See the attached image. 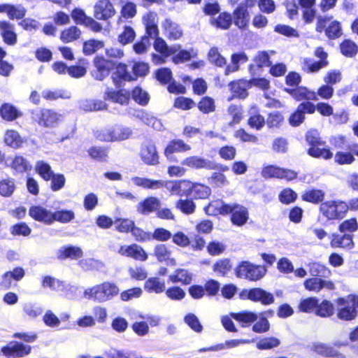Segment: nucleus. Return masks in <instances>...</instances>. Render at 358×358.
Segmentation results:
<instances>
[{"mask_svg":"<svg viewBox=\"0 0 358 358\" xmlns=\"http://www.w3.org/2000/svg\"><path fill=\"white\" fill-rule=\"evenodd\" d=\"M130 98V93L125 90H115L107 88L104 99L121 105L127 104Z\"/></svg>","mask_w":358,"mask_h":358,"instance_id":"obj_20","label":"nucleus"},{"mask_svg":"<svg viewBox=\"0 0 358 358\" xmlns=\"http://www.w3.org/2000/svg\"><path fill=\"white\" fill-rule=\"evenodd\" d=\"M0 34L6 44L15 45L17 43V35L13 24L6 20H0Z\"/></svg>","mask_w":358,"mask_h":358,"instance_id":"obj_16","label":"nucleus"},{"mask_svg":"<svg viewBox=\"0 0 358 358\" xmlns=\"http://www.w3.org/2000/svg\"><path fill=\"white\" fill-rule=\"evenodd\" d=\"M134 115L145 124L151 126L155 130L162 131L164 129L163 124L160 120L143 110L135 111Z\"/></svg>","mask_w":358,"mask_h":358,"instance_id":"obj_21","label":"nucleus"},{"mask_svg":"<svg viewBox=\"0 0 358 358\" xmlns=\"http://www.w3.org/2000/svg\"><path fill=\"white\" fill-rule=\"evenodd\" d=\"M328 64L329 62L324 61H315L313 59L306 57L303 60L302 69L307 73H316Z\"/></svg>","mask_w":358,"mask_h":358,"instance_id":"obj_32","label":"nucleus"},{"mask_svg":"<svg viewBox=\"0 0 358 358\" xmlns=\"http://www.w3.org/2000/svg\"><path fill=\"white\" fill-rule=\"evenodd\" d=\"M61 115L49 109L36 108L31 111V118L40 126L53 127L59 120Z\"/></svg>","mask_w":358,"mask_h":358,"instance_id":"obj_8","label":"nucleus"},{"mask_svg":"<svg viewBox=\"0 0 358 358\" xmlns=\"http://www.w3.org/2000/svg\"><path fill=\"white\" fill-rule=\"evenodd\" d=\"M27 13V9L22 4H8L7 15L10 20H22Z\"/></svg>","mask_w":358,"mask_h":358,"instance_id":"obj_39","label":"nucleus"},{"mask_svg":"<svg viewBox=\"0 0 358 358\" xmlns=\"http://www.w3.org/2000/svg\"><path fill=\"white\" fill-rule=\"evenodd\" d=\"M319 299L317 297H308L301 301L299 309L303 313H310L316 310Z\"/></svg>","mask_w":358,"mask_h":358,"instance_id":"obj_54","label":"nucleus"},{"mask_svg":"<svg viewBox=\"0 0 358 358\" xmlns=\"http://www.w3.org/2000/svg\"><path fill=\"white\" fill-rule=\"evenodd\" d=\"M231 317L241 323L242 327H248L258 319V315L252 311L243 310L239 313H231Z\"/></svg>","mask_w":358,"mask_h":358,"instance_id":"obj_24","label":"nucleus"},{"mask_svg":"<svg viewBox=\"0 0 358 358\" xmlns=\"http://www.w3.org/2000/svg\"><path fill=\"white\" fill-rule=\"evenodd\" d=\"M280 344V341L275 337H266L260 339L257 343V348L259 350H270L278 347Z\"/></svg>","mask_w":358,"mask_h":358,"instance_id":"obj_59","label":"nucleus"},{"mask_svg":"<svg viewBox=\"0 0 358 358\" xmlns=\"http://www.w3.org/2000/svg\"><path fill=\"white\" fill-rule=\"evenodd\" d=\"M239 297L243 300L248 299L253 302H260L264 306L271 305L274 302L273 294L260 287L244 289L239 293Z\"/></svg>","mask_w":358,"mask_h":358,"instance_id":"obj_6","label":"nucleus"},{"mask_svg":"<svg viewBox=\"0 0 358 358\" xmlns=\"http://www.w3.org/2000/svg\"><path fill=\"white\" fill-rule=\"evenodd\" d=\"M10 166L17 173H23L32 168L29 162L22 156H16L13 159Z\"/></svg>","mask_w":358,"mask_h":358,"instance_id":"obj_34","label":"nucleus"},{"mask_svg":"<svg viewBox=\"0 0 358 358\" xmlns=\"http://www.w3.org/2000/svg\"><path fill=\"white\" fill-rule=\"evenodd\" d=\"M267 270L264 266L255 265L248 261L241 262L234 269L237 278L257 281L262 279Z\"/></svg>","mask_w":358,"mask_h":358,"instance_id":"obj_2","label":"nucleus"},{"mask_svg":"<svg viewBox=\"0 0 358 358\" xmlns=\"http://www.w3.org/2000/svg\"><path fill=\"white\" fill-rule=\"evenodd\" d=\"M75 218V213L70 210H61L52 212V223L57 221L62 223H68Z\"/></svg>","mask_w":358,"mask_h":358,"instance_id":"obj_44","label":"nucleus"},{"mask_svg":"<svg viewBox=\"0 0 358 358\" xmlns=\"http://www.w3.org/2000/svg\"><path fill=\"white\" fill-rule=\"evenodd\" d=\"M113 250L121 255L131 257L136 260L145 261L148 259L145 251L137 244H131L128 246L121 245L117 249L113 248Z\"/></svg>","mask_w":358,"mask_h":358,"instance_id":"obj_13","label":"nucleus"},{"mask_svg":"<svg viewBox=\"0 0 358 358\" xmlns=\"http://www.w3.org/2000/svg\"><path fill=\"white\" fill-rule=\"evenodd\" d=\"M219 212L222 215L231 213V220L237 226H242L248 220V211L244 206L238 204H228L222 203L218 207Z\"/></svg>","mask_w":358,"mask_h":358,"instance_id":"obj_4","label":"nucleus"},{"mask_svg":"<svg viewBox=\"0 0 358 358\" xmlns=\"http://www.w3.org/2000/svg\"><path fill=\"white\" fill-rule=\"evenodd\" d=\"M342 28L338 21L334 20L325 29V35L329 39H336L342 35Z\"/></svg>","mask_w":358,"mask_h":358,"instance_id":"obj_57","label":"nucleus"},{"mask_svg":"<svg viewBox=\"0 0 358 358\" xmlns=\"http://www.w3.org/2000/svg\"><path fill=\"white\" fill-rule=\"evenodd\" d=\"M112 127L113 136L114 141H122L127 140L131 137L133 134L130 127L122 125H115Z\"/></svg>","mask_w":358,"mask_h":358,"instance_id":"obj_36","label":"nucleus"},{"mask_svg":"<svg viewBox=\"0 0 358 358\" xmlns=\"http://www.w3.org/2000/svg\"><path fill=\"white\" fill-rule=\"evenodd\" d=\"M182 164L192 169H206L213 170L215 168V163L199 156H191L185 158Z\"/></svg>","mask_w":358,"mask_h":358,"instance_id":"obj_19","label":"nucleus"},{"mask_svg":"<svg viewBox=\"0 0 358 358\" xmlns=\"http://www.w3.org/2000/svg\"><path fill=\"white\" fill-rule=\"evenodd\" d=\"M162 27L165 30L167 37L171 40H178L182 36V30L180 27L169 18L164 20Z\"/></svg>","mask_w":358,"mask_h":358,"instance_id":"obj_28","label":"nucleus"},{"mask_svg":"<svg viewBox=\"0 0 358 358\" xmlns=\"http://www.w3.org/2000/svg\"><path fill=\"white\" fill-rule=\"evenodd\" d=\"M94 63L96 69L92 71V75L97 80H103L115 66L114 61L99 57L94 59Z\"/></svg>","mask_w":358,"mask_h":358,"instance_id":"obj_9","label":"nucleus"},{"mask_svg":"<svg viewBox=\"0 0 358 358\" xmlns=\"http://www.w3.org/2000/svg\"><path fill=\"white\" fill-rule=\"evenodd\" d=\"M104 45L102 41L90 39L83 43V53L85 55H90L96 52L97 50L101 49Z\"/></svg>","mask_w":358,"mask_h":358,"instance_id":"obj_49","label":"nucleus"},{"mask_svg":"<svg viewBox=\"0 0 358 358\" xmlns=\"http://www.w3.org/2000/svg\"><path fill=\"white\" fill-rule=\"evenodd\" d=\"M61 292L70 300L78 299L81 294V290L78 287L67 283L66 282H64Z\"/></svg>","mask_w":358,"mask_h":358,"instance_id":"obj_52","label":"nucleus"},{"mask_svg":"<svg viewBox=\"0 0 358 358\" xmlns=\"http://www.w3.org/2000/svg\"><path fill=\"white\" fill-rule=\"evenodd\" d=\"M249 12L246 6L240 4L234 10L233 20L234 24L239 29H245L249 22Z\"/></svg>","mask_w":358,"mask_h":358,"instance_id":"obj_22","label":"nucleus"},{"mask_svg":"<svg viewBox=\"0 0 358 358\" xmlns=\"http://www.w3.org/2000/svg\"><path fill=\"white\" fill-rule=\"evenodd\" d=\"M294 99L296 101H317L318 99L317 97L316 92H315L314 91L309 90L308 88L305 87H296V91L294 92Z\"/></svg>","mask_w":358,"mask_h":358,"instance_id":"obj_43","label":"nucleus"},{"mask_svg":"<svg viewBox=\"0 0 358 358\" xmlns=\"http://www.w3.org/2000/svg\"><path fill=\"white\" fill-rule=\"evenodd\" d=\"M137 13L136 5L131 1H127L122 6L120 10L121 17L126 20L131 19Z\"/></svg>","mask_w":358,"mask_h":358,"instance_id":"obj_62","label":"nucleus"},{"mask_svg":"<svg viewBox=\"0 0 358 358\" xmlns=\"http://www.w3.org/2000/svg\"><path fill=\"white\" fill-rule=\"evenodd\" d=\"M320 210L328 220H340L345 215L348 206L341 201H327L320 204Z\"/></svg>","mask_w":358,"mask_h":358,"instance_id":"obj_3","label":"nucleus"},{"mask_svg":"<svg viewBox=\"0 0 358 358\" xmlns=\"http://www.w3.org/2000/svg\"><path fill=\"white\" fill-rule=\"evenodd\" d=\"M81 34V31L76 26H72L64 30L61 34V40L64 43H69L78 39Z\"/></svg>","mask_w":358,"mask_h":358,"instance_id":"obj_51","label":"nucleus"},{"mask_svg":"<svg viewBox=\"0 0 358 358\" xmlns=\"http://www.w3.org/2000/svg\"><path fill=\"white\" fill-rule=\"evenodd\" d=\"M232 263L228 258L221 259L215 262L213 270L218 275L227 276L232 268Z\"/></svg>","mask_w":358,"mask_h":358,"instance_id":"obj_33","label":"nucleus"},{"mask_svg":"<svg viewBox=\"0 0 358 358\" xmlns=\"http://www.w3.org/2000/svg\"><path fill=\"white\" fill-rule=\"evenodd\" d=\"M184 322L196 333H201L203 331V326L194 313H187L184 317Z\"/></svg>","mask_w":358,"mask_h":358,"instance_id":"obj_63","label":"nucleus"},{"mask_svg":"<svg viewBox=\"0 0 358 358\" xmlns=\"http://www.w3.org/2000/svg\"><path fill=\"white\" fill-rule=\"evenodd\" d=\"M229 86L234 96L245 99L248 95L247 90L250 88V83L249 80L242 79L231 81Z\"/></svg>","mask_w":358,"mask_h":358,"instance_id":"obj_25","label":"nucleus"},{"mask_svg":"<svg viewBox=\"0 0 358 358\" xmlns=\"http://www.w3.org/2000/svg\"><path fill=\"white\" fill-rule=\"evenodd\" d=\"M141 157L142 161L148 165L153 166L159 164V155L153 142L148 141L142 145Z\"/></svg>","mask_w":358,"mask_h":358,"instance_id":"obj_14","label":"nucleus"},{"mask_svg":"<svg viewBox=\"0 0 358 358\" xmlns=\"http://www.w3.org/2000/svg\"><path fill=\"white\" fill-rule=\"evenodd\" d=\"M233 22L232 15L227 12L221 13L217 17L213 18L211 24L222 29H228Z\"/></svg>","mask_w":358,"mask_h":358,"instance_id":"obj_35","label":"nucleus"},{"mask_svg":"<svg viewBox=\"0 0 358 358\" xmlns=\"http://www.w3.org/2000/svg\"><path fill=\"white\" fill-rule=\"evenodd\" d=\"M315 111V106L310 101H305L301 103L296 111L293 113L289 118V122L293 127L300 125L305 119V114H313Z\"/></svg>","mask_w":358,"mask_h":358,"instance_id":"obj_11","label":"nucleus"},{"mask_svg":"<svg viewBox=\"0 0 358 358\" xmlns=\"http://www.w3.org/2000/svg\"><path fill=\"white\" fill-rule=\"evenodd\" d=\"M262 175L265 178H277L287 180H292L297 177V173L294 171L273 165L264 167L262 171Z\"/></svg>","mask_w":358,"mask_h":358,"instance_id":"obj_10","label":"nucleus"},{"mask_svg":"<svg viewBox=\"0 0 358 358\" xmlns=\"http://www.w3.org/2000/svg\"><path fill=\"white\" fill-rule=\"evenodd\" d=\"M0 114L3 119L13 121L18 117L19 112L13 106L4 103L0 108Z\"/></svg>","mask_w":358,"mask_h":358,"instance_id":"obj_47","label":"nucleus"},{"mask_svg":"<svg viewBox=\"0 0 358 358\" xmlns=\"http://www.w3.org/2000/svg\"><path fill=\"white\" fill-rule=\"evenodd\" d=\"M83 255L82 250L74 246L61 248L58 251V258L65 259L66 258L77 259Z\"/></svg>","mask_w":358,"mask_h":358,"instance_id":"obj_37","label":"nucleus"},{"mask_svg":"<svg viewBox=\"0 0 358 358\" xmlns=\"http://www.w3.org/2000/svg\"><path fill=\"white\" fill-rule=\"evenodd\" d=\"M323 278H310L304 281V287L307 290L319 292L322 289L332 290L334 284L331 280L322 279Z\"/></svg>","mask_w":358,"mask_h":358,"instance_id":"obj_18","label":"nucleus"},{"mask_svg":"<svg viewBox=\"0 0 358 358\" xmlns=\"http://www.w3.org/2000/svg\"><path fill=\"white\" fill-rule=\"evenodd\" d=\"M15 180L12 178L3 179L0 181V195L10 197L15 189Z\"/></svg>","mask_w":358,"mask_h":358,"instance_id":"obj_41","label":"nucleus"},{"mask_svg":"<svg viewBox=\"0 0 358 358\" xmlns=\"http://www.w3.org/2000/svg\"><path fill=\"white\" fill-rule=\"evenodd\" d=\"M320 145L311 146L308 150V154L313 157H322L324 159H330L332 157V152L327 148H320Z\"/></svg>","mask_w":358,"mask_h":358,"instance_id":"obj_64","label":"nucleus"},{"mask_svg":"<svg viewBox=\"0 0 358 358\" xmlns=\"http://www.w3.org/2000/svg\"><path fill=\"white\" fill-rule=\"evenodd\" d=\"M65 281L59 280L55 278L47 275L45 276L42 281L43 287H49L55 292H61Z\"/></svg>","mask_w":358,"mask_h":358,"instance_id":"obj_56","label":"nucleus"},{"mask_svg":"<svg viewBox=\"0 0 358 358\" xmlns=\"http://www.w3.org/2000/svg\"><path fill=\"white\" fill-rule=\"evenodd\" d=\"M119 293L117 286L109 282H104L92 287L86 289L83 292L84 298L103 303L111 300Z\"/></svg>","mask_w":358,"mask_h":358,"instance_id":"obj_1","label":"nucleus"},{"mask_svg":"<svg viewBox=\"0 0 358 358\" xmlns=\"http://www.w3.org/2000/svg\"><path fill=\"white\" fill-rule=\"evenodd\" d=\"M29 215L34 220L50 225L52 224V212L41 206H32L29 208Z\"/></svg>","mask_w":358,"mask_h":358,"instance_id":"obj_17","label":"nucleus"},{"mask_svg":"<svg viewBox=\"0 0 358 358\" xmlns=\"http://www.w3.org/2000/svg\"><path fill=\"white\" fill-rule=\"evenodd\" d=\"M252 326V331L257 334H263L267 332L270 329V323L264 315V313H260L258 319Z\"/></svg>","mask_w":358,"mask_h":358,"instance_id":"obj_45","label":"nucleus"},{"mask_svg":"<svg viewBox=\"0 0 358 358\" xmlns=\"http://www.w3.org/2000/svg\"><path fill=\"white\" fill-rule=\"evenodd\" d=\"M334 307L333 303L327 300H323L320 303L318 302V306L315 310V315L321 317H329L334 314Z\"/></svg>","mask_w":358,"mask_h":358,"instance_id":"obj_40","label":"nucleus"},{"mask_svg":"<svg viewBox=\"0 0 358 358\" xmlns=\"http://www.w3.org/2000/svg\"><path fill=\"white\" fill-rule=\"evenodd\" d=\"M32 347L21 341H11L1 348L0 352L6 358H24L31 352Z\"/></svg>","mask_w":358,"mask_h":358,"instance_id":"obj_7","label":"nucleus"},{"mask_svg":"<svg viewBox=\"0 0 358 358\" xmlns=\"http://www.w3.org/2000/svg\"><path fill=\"white\" fill-rule=\"evenodd\" d=\"M133 99L141 106L148 104L150 100V96L147 92L140 87H136L131 92Z\"/></svg>","mask_w":358,"mask_h":358,"instance_id":"obj_55","label":"nucleus"},{"mask_svg":"<svg viewBox=\"0 0 358 358\" xmlns=\"http://www.w3.org/2000/svg\"><path fill=\"white\" fill-rule=\"evenodd\" d=\"M310 275L315 278H329L331 275L330 270L324 265L318 262L309 263L308 265Z\"/></svg>","mask_w":358,"mask_h":358,"instance_id":"obj_31","label":"nucleus"},{"mask_svg":"<svg viewBox=\"0 0 358 358\" xmlns=\"http://www.w3.org/2000/svg\"><path fill=\"white\" fill-rule=\"evenodd\" d=\"M208 57L211 64L219 67L224 66L227 63L226 59L220 54L217 48H212L209 50Z\"/></svg>","mask_w":358,"mask_h":358,"instance_id":"obj_61","label":"nucleus"},{"mask_svg":"<svg viewBox=\"0 0 358 358\" xmlns=\"http://www.w3.org/2000/svg\"><path fill=\"white\" fill-rule=\"evenodd\" d=\"M23 311L31 318H36L43 312V308L38 303L27 302L23 305Z\"/></svg>","mask_w":358,"mask_h":358,"instance_id":"obj_53","label":"nucleus"},{"mask_svg":"<svg viewBox=\"0 0 358 358\" xmlns=\"http://www.w3.org/2000/svg\"><path fill=\"white\" fill-rule=\"evenodd\" d=\"M4 141L8 145L14 148H19L22 143L21 137L14 130H8L6 132Z\"/></svg>","mask_w":358,"mask_h":358,"instance_id":"obj_58","label":"nucleus"},{"mask_svg":"<svg viewBox=\"0 0 358 358\" xmlns=\"http://www.w3.org/2000/svg\"><path fill=\"white\" fill-rule=\"evenodd\" d=\"M340 305L344 306L338 309L337 317L344 321L355 320L358 315V296L349 295L346 299H340Z\"/></svg>","mask_w":358,"mask_h":358,"instance_id":"obj_5","label":"nucleus"},{"mask_svg":"<svg viewBox=\"0 0 358 358\" xmlns=\"http://www.w3.org/2000/svg\"><path fill=\"white\" fill-rule=\"evenodd\" d=\"M191 149L190 145L186 144L182 140L176 139L171 141L164 150L165 156L169 159H172L173 155L174 152H182L185 151H188Z\"/></svg>","mask_w":358,"mask_h":358,"instance_id":"obj_26","label":"nucleus"},{"mask_svg":"<svg viewBox=\"0 0 358 358\" xmlns=\"http://www.w3.org/2000/svg\"><path fill=\"white\" fill-rule=\"evenodd\" d=\"M35 169L45 180H50L54 174L50 166L44 161H38L36 163Z\"/></svg>","mask_w":358,"mask_h":358,"instance_id":"obj_50","label":"nucleus"},{"mask_svg":"<svg viewBox=\"0 0 358 358\" xmlns=\"http://www.w3.org/2000/svg\"><path fill=\"white\" fill-rule=\"evenodd\" d=\"M144 289L148 293L157 294L163 293L166 290L165 281L157 277L149 278L144 283Z\"/></svg>","mask_w":358,"mask_h":358,"instance_id":"obj_27","label":"nucleus"},{"mask_svg":"<svg viewBox=\"0 0 358 358\" xmlns=\"http://www.w3.org/2000/svg\"><path fill=\"white\" fill-rule=\"evenodd\" d=\"M341 53L348 57H352L358 52V46L351 40L345 39L340 45Z\"/></svg>","mask_w":358,"mask_h":358,"instance_id":"obj_46","label":"nucleus"},{"mask_svg":"<svg viewBox=\"0 0 358 358\" xmlns=\"http://www.w3.org/2000/svg\"><path fill=\"white\" fill-rule=\"evenodd\" d=\"M211 189L208 186L200 183H194L191 196L194 199H204L208 197Z\"/></svg>","mask_w":358,"mask_h":358,"instance_id":"obj_48","label":"nucleus"},{"mask_svg":"<svg viewBox=\"0 0 358 358\" xmlns=\"http://www.w3.org/2000/svg\"><path fill=\"white\" fill-rule=\"evenodd\" d=\"M115 13L116 10L109 0H99L94 6V17L98 20H108Z\"/></svg>","mask_w":358,"mask_h":358,"instance_id":"obj_12","label":"nucleus"},{"mask_svg":"<svg viewBox=\"0 0 358 358\" xmlns=\"http://www.w3.org/2000/svg\"><path fill=\"white\" fill-rule=\"evenodd\" d=\"M313 350L319 355L325 357L333 358H345V356L338 351L335 350L333 347L329 346L324 343H315L313 345Z\"/></svg>","mask_w":358,"mask_h":358,"instance_id":"obj_30","label":"nucleus"},{"mask_svg":"<svg viewBox=\"0 0 358 358\" xmlns=\"http://www.w3.org/2000/svg\"><path fill=\"white\" fill-rule=\"evenodd\" d=\"M161 202L155 196H149L137 205V211L142 215H149L157 211L160 207Z\"/></svg>","mask_w":358,"mask_h":358,"instance_id":"obj_23","label":"nucleus"},{"mask_svg":"<svg viewBox=\"0 0 358 358\" xmlns=\"http://www.w3.org/2000/svg\"><path fill=\"white\" fill-rule=\"evenodd\" d=\"M324 192L321 189H310L304 192L301 197L303 201L318 203L324 199Z\"/></svg>","mask_w":358,"mask_h":358,"instance_id":"obj_38","label":"nucleus"},{"mask_svg":"<svg viewBox=\"0 0 358 358\" xmlns=\"http://www.w3.org/2000/svg\"><path fill=\"white\" fill-rule=\"evenodd\" d=\"M165 294L171 300L181 301L185 297L186 292L180 287L172 286L165 290Z\"/></svg>","mask_w":358,"mask_h":358,"instance_id":"obj_60","label":"nucleus"},{"mask_svg":"<svg viewBox=\"0 0 358 358\" xmlns=\"http://www.w3.org/2000/svg\"><path fill=\"white\" fill-rule=\"evenodd\" d=\"M331 245L333 248H343L351 249L354 246L352 235L351 234H333L331 241Z\"/></svg>","mask_w":358,"mask_h":358,"instance_id":"obj_29","label":"nucleus"},{"mask_svg":"<svg viewBox=\"0 0 358 358\" xmlns=\"http://www.w3.org/2000/svg\"><path fill=\"white\" fill-rule=\"evenodd\" d=\"M111 78L116 87H122L126 81L133 79L132 76L127 70V66L124 64H115V71L113 72Z\"/></svg>","mask_w":358,"mask_h":358,"instance_id":"obj_15","label":"nucleus"},{"mask_svg":"<svg viewBox=\"0 0 358 358\" xmlns=\"http://www.w3.org/2000/svg\"><path fill=\"white\" fill-rule=\"evenodd\" d=\"M131 181L136 186L148 189H159L162 185L160 180L140 177H134L131 178Z\"/></svg>","mask_w":358,"mask_h":358,"instance_id":"obj_42","label":"nucleus"}]
</instances>
